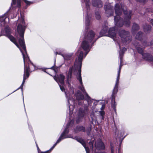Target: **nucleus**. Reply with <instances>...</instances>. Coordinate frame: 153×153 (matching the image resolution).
<instances>
[{
  "label": "nucleus",
  "mask_w": 153,
  "mask_h": 153,
  "mask_svg": "<svg viewBox=\"0 0 153 153\" xmlns=\"http://www.w3.org/2000/svg\"><path fill=\"white\" fill-rule=\"evenodd\" d=\"M82 6L83 8V14H85V31L87 32L84 35L83 40L81 45V47L83 50L85 51L84 56L83 53L82 51V49L80 48L78 50L76 54L79 56L81 52H82V60L83 58H85L88 53L90 51L92 46L97 39L98 37L94 32L92 30L88 32L89 26L90 24L89 18L90 17V0H81ZM74 67H79L78 57L76 58L75 62Z\"/></svg>",
  "instance_id": "1"
},
{
  "label": "nucleus",
  "mask_w": 153,
  "mask_h": 153,
  "mask_svg": "<svg viewBox=\"0 0 153 153\" xmlns=\"http://www.w3.org/2000/svg\"><path fill=\"white\" fill-rule=\"evenodd\" d=\"M18 23L17 31L19 37H17V39L18 40L19 45L16 42L15 39L13 36L9 35L7 36L10 40L22 52L24 65V72L25 71H27L28 73L29 74V72H32L35 70V66L30 60L27 54L24 42V34L27 25L23 18L18 20Z\"/></svg>",
  "instance_id": "2"
},
{
  "label": "nucleus",
  "mask_w": 153,
  "mask_h": 153,
  "mask_svg": "<svg viewBox=\"0 0 153 153\" xmlns=\"http://www.w3.org/2000/svg\"><path fill=\"white\" fill-rule=\"evenodd\" d=\"M115 12L116 16L114 17L115 25L120 27L124 25L126 27L130 26L132 12L128 10L123 4H116L115 6Z\"/></svg>",
  "instance_id": "3"
},
{
  "label": "nucleus",
  "mask_w": 153,
  "mask_h": 153,
  "mask_svg": "<svg viewBox=\"0 0 153 153\" xmlns=\"http://www.w3.org/2000/svg\"><path fill=\"white\" fill-rule=\"evenodd\" d=\"M82 52H81L78 57V65L79 67H72L70 68L69 71L66 73V82L68 84V86L71 89V92H72V94L74 93L73 87L71 86V76L72 74V72L75 68V70L74 73V74L75 75L76 72L77 73L76 75V78L78 80L80 83L81 86L79 87V88L82 91L83 93H85L86 96V100L88 102V105H89L91 103V100L90 97L88 95V94L85 91L83 86L82 85V82L81 76V68L82 66Z\"/></svg>",
  "instance_id": "4"
},
{
  "label": "nucleus",
  "mask_w": 153,
  "mask_h": 153,
  "mask_svg": "<svg viewBox=\"0 0 153 153\" xmlns=\"http://www.w3.org/2000/svg\"><path fill=\"white\" fill-rule=\"evenodd\" d=\"M117 44L119 46L120 49V51L119 52V57L120 59V65L119 69L118 72V74L117 76V78L115 83V85L114 88L113 89L112 95V100L111 101V105L113 108L114 109L115 108V106L116 105V103L115 101L114 95L116 94L118 91V87L119 84V82L120 76V71L121 67L123 65V57L124 54V52L126 51V49L123 48L122 50L120 48V42H119L118 40L117 41Z\"/></svg>",
  "instance_id": "5"
},
{
  "label": "nucleus",
  "mask_w": 153,
  "mask_h": 153,
  "mask_svg": "<svg viewBox=\"0 0 153 153\" xmlns=\"http://www.w3.org/2000/svg\"><path fill=\"white\" fill-rule=\"evenodd\" d=\"M74 123V120H71L68 123L66 127L63 132L62 133L58 139L61 141L62 140L66 138H72L76 140L77 141L83 145V146H85V141L82 139L79 138V137L76 136L74 137L72 135L70 134L68 135H67V134L69 132V130H68V128L70 126H72L73 125Z\"/></svg>",
  "instance_id": "6"
},
{
  "label": "nucleus",
  "mask_w": 153,
  "mask_h": 153,
  "mask_svg": "<svg viewBox=\"0 0 153 153\" xmlns=\"http://www.w3.org/2000/svg\"><path fill=\"white\" fill-rule=\"evenodd\" d=\"M133 45L137 49L138 53L142 55L143 59L150 62H153V57L152 55L148 53H143V49L139 46L138 42H136L133 43Z\"/></svg>",
  "instance_id": "7"
},
{
  "label": "nucleus",
  "mask_w": 153,
  "mask_h": 153,
  "mask_svg": "<svg viewBox=\"0 0 153 153\" xmlns=\"http://www.w3.org/2000/svg\"><path fill=\"white\" fill-rule=\"evenodd\" d=\"M119 35L121 38L122 42L124 44L129 42L131 40V37L130 36L128 31L124 30H120L119 32Z\"/></svg>",
  "instance_id": "8"
},
{
  "label": "nucleus",
  "mask_w": 153,
  "mask_h": 153,
  "mask_svg": "<svg viewBox=\"0 0 153 153\" xmlns=\"http://www.w3.org/2000/svg\"><path fill=\"white\" fill-rule=\"evenodd\" d=\"M65 78V76L62 74L57 75L54 77V79L58 84L60 89L62 91H65L64 87Z\"/></svg>",
  "instance_id": "9"
},
{
  "label": "nucleus",
  "mask_w": 153,
  "mask_h": 153,
  "mask_svg": "<svg viewBox=\"0 0 153 153\" xmlns=\"http://www.w3.org/2000/svg\"><path fill=\"white\" fill-rule=\"evenodd\" d=\"M63 50L62 49L59 50L58 49L56 50L55 52L56 55L59 54L62 55L64 58L65 60H71L73 59V53H68L65 54H62V52Z\"/></svg>",
  "instance_id": "10"
},
{
  "label": "nucleus",
  "mask_w": 153,
  "mask_h": 153,
  "mask_svg": "<svg viewBox=\"0 0 153 153\" xmlns=\"http://www.w3.org/2000/svg\"><path fill=\"white\" fill-rule=\"evenodd\" d=\"M104 8L108 17L113 15L114 13L113 7L109 3H106L104 5Z\"/></svg>",
  "instance_id": "11"
},
{
  "label": "nucleus",
  "mask_w": 153,
  "mask_h": 153,
  "mask_svg": "<svg viewBox=\"0 0 153 153\" xmlns=\"http://www.w3.org/2000/svg\"><path fill=\"white\" fill-rule=\"evenodd\" d=\"M66 97L67 98L68 103V106L69 107V110L70 111V115L71 116V114H72V111L74 109V107L73 105L71 104L72 103L74 104V102H75V100L71 98V97H68V94L65 91Z\"/></svg>",
  "instance_id": "12"
},
{
  "label": "nucleus",
  "mask_w": 153,
  "mask_h": 153,
  "mask_svg": "<svg viewBox=\"0 0 153 153\" xmlns=\"http://www.w3.org/2000/svg\"><path fill=\"white\" fill-rule=\"evenodd\" d=\"M85 111L82 108H80L79 110V114L78 116L76 119V122L77 123H79L82 121L83 117L85 115Z\"/></svg>",
  "instance_id": "13"
},
{
  "label": "nucleus",
  "mask_w": 153,
  "mask_h": 153,
  "mask_svg": "<svg viewBox=\"0 0 153 153\" xmlns=\"http://www.w3.org/2000/svg\"><path fill=\"white\" fill-rule=\"evenodd\" d=\"M116 34V31L115 27H112L110 28L108 30V36L113 38L114 40H116L115 37Z\"/></svg>",
  "instance_id": "14"
},
{
  "label": "nucleus",
  "mask_w": 153,
  "mask_h": 153,
  "mask_svg": "<svg viewBox=\"0 0 153 153\" xmlns=\"http://www.w3.org/2000/svg\"><path fill=\"white\" fill-rule=\"evenodd\" d=\"M76 99L78 100V104L79 105H82V103L80 101V100H83L84 97L83 95L79 91H77L76 94Z\"/></svg>",
  "instance_id": "15"
},
{
  "label": "nucleus",
  "mask_w": 153,
  "mask_h": 153,
  "mask_svg": "<svg viewBox=\"0 0 153 153\" xmlns=\"http://www.w3.org/2000/svg\"><path fill=\"white\" fill-rule=\"evenodd\" d=\"M95 146L98 150L103 149L105 148L104 144L101 140H99L95 143Z\"/></svg>",
  "instance_id": "16"
},
{
  "label": "nucleus",
  "mask_w": 153,
  "mask_h": 153,
  "mask_svg": "<svg viewBox=\"0 0 153 153\" xmlns=\"http://www.w3.org/2000/svg\"><path fill=\"white\" fill-rule=\"evenodd\" d=\"M21 1V0H12L11 6L12 9H13L15 7H20Z\"/></svg>",
  "instance_id": "17"
},
{
  "label": "nucleus",
  "mask_w": 153,
  "mask_h": 153,
  "mask_svg": "<svg viewBox=\"0 0 153 153\" xmlns=\"http://www.w3.org/2000/svg\"><path fill=\"white\" fill-rule=\"evenodd\" d=\"M92 4L94 7L100 8L102 6V3L100 0H92Z\"/></svg>",
  "instance_id": "18"
},
{
  "label": "nucleus",
  "mask_w": 153,
  "mask_h": 153,
  "mask_svg": "<svg viewBox=\"0 0 153 153\" xmlns=\"http://www.w3.org/2000/svg\"><path fill=\"white\" fill-rule=\"evenodd\" d=\"M9 10L6 13H4V15L1 16H0V21L1 22H7L6 19L7 18L8 21H9Z\"/></svg>",
  "instance_id": "19"
},
{
  "label": "nucleus",
  "mask_w": 153,
  "mask_h": 153,
  "mask_svg": "<svg viewBox=\"0 0 153 153\" xmlns=\"http://www.w3.org/2000/svg\"><path fill=\"white\" fill-rule=\"evenodd\" d=\"M29 76V74H28L27 73V71H25L24 72V74L23 75V79L22 82V83L20 86L17 88L16 90H17L20 88H21L22 89V88L23 87V85L24 84L25 82V81L26 79L28 78Z\"/></svg>",
  "instance_id": "20"
},
{
  "label": "nucleus",
  "mask_w": 153,
  "mask_h": 153,
  "mask_svg": "<svg viewBox=\"0 0 153 153\" xmlns=\"http://www.w3.org/2000/svg\"><path fill=\"white\" fill-rule=\"evenodd\" d=\"M108 28L107 26L106 25L103 27V28L100 32V35L101 36H108Z\"/></svg>",
  "instance_id": "21"
},
{
  "label": "nucleus",
  "mask_w": 153,
  "mask_h": 153,
  "mask_svg": "<svg viewBox=\"0 0 153 153\" xmlns=\"http://www.w3.org/2000/svg\"><path fill=\"white\" fill-rule=\"evenodd\" d=\"M74 132L76 133H78L79 131L85 132V129L84 127L82 126H77L76 128H75Z\"/></svg>",
  "instance_id": "22"
},
{
  "label": "nucleus",
  "mask_w": 153,
  "mask_h": 153,
  "mask_svg": "<svg viewBox=\"0 0 153 153\" xmlns=\"http://www.w3.org/2000/svg\"><path fill=\"white\" fill-rule=\"evenodd\" d=\"M151 27L150 25L147 24H145L143 27V30L144 32L147 33L151 30Z\"/></svg>",
  "instance_id": "23"
},
{
  "label": "nucleus",
  "mask_w": 153,
  "mask_h": 153,
  "mask_svg": "<svg viewBox=\"0 0 153 153\" xmlns=\"http://www.w3.org/2000/svg\"><path fill=\"white\" fill-rule=\"evenodd\" d=\"M139 29V27L138 25L135 23H134L132 28V31L134 33L138 30Z\"/></svg>",
  "instance_id": "24"
},
{
  "label": "nucleus",
  "mask_w": 153,
  "mask_h": 153,
  "mask_svg": "<svg viewBox=\"0 0 153 153\" xmlns=\"http://www.w3.org/2000/svg\"><path fill=\"white\" fill-rule=\"evenodd\" d=\"M143 33L141 32H139L137 34L136 36V39L141 40L142 39Z\"/></svg>",
  "instance_id": "25"
},
{
  "label": "nucleus",
  "mask_w": 153,
  "mask_h": 153,
  "mask_svg": "<svg viewBox=\"0 0 153 153\" xmlns=\"http://www.w3.org/2000/svg\"><path fill=\"white\" fill-rule=\"evenodd\" d=\"M105 107V105H102V106L101 108V111H100V113L101 116H102V120L104 119L103 116L105 114V112L103 111H102V110Z\"/></svg>",
  "instance_id": "26"
},
{
  "label": "nucleus",
  "mask_w": 153,
  "mask_h": 153,
  "mask_svg": "<svg viewBox=\"0 0 153 153\" xmlns=\"http://www.w3.org/2000/svg\"><path fill=\"white\" fill-rule=\"evenodd\" d=\"M123 134L122 132V133H120V134H119L118 136V137L117 138H116V140L117 141L118 140H119V141H120V144H121L122 142V141L123 140V139L125 137H124L122 139L120 138L121 137H120H120H121V136H123Z\"/></svg>",
  "instance_id": "27"
},
{
  "label": "nucleus",
  "mask_w": 153,
  "mask_h": 153,
  "mask_svg": "<svg viewBox=\"0 0 153 153\" xmlns=\"http://www.w3.org/2000/svg\"><path fill=\"white\" fill-rule=\"evenodd\" d=\"M60 142V141L58 139L57 140L56 142L53 145V146L49 150V153H50L51 151L56 146L57 144L59 143Z\"/></svg>",
  "instance_id": "28"
},
{
  "label": "nucleus",
  "mask_w": 153,
  "mask_h": 153,
  "mask_svg": "<svg viewBox=\"0 0 153 153\" xmlns=\"http://www.w3.org/2000/svg\"><path fill=\"white\" fill-rule=\"evenodd\" d=\"M95 15L96 19L97 20H99L101 18L99 13L98 12H96L95 13Z\"/></svg>",
  "instance_id": "29"
},
{
  "label": "nucleus",
  "mask_w": 153,
  "mask_h": 153,
  "mask_svg": "<svg viewBox=\"0 0 153 153\" xmlns=\"http://www.w3.org/2000/svg\"><path fill=\"white\" fill-rule=\"evenodd\" d=\"M36 147L37 148L38 152V153H49V150H48V151H47L45 152H41V151L40 150L38 145L36 144Z\"/></svg>",
  "instance_id": "30"
},
{
  "label": "nucleus",
  "mask_w": 153,
  "mask_h": 153,
  "mask_svg": "<svg viewBox=\"0 0 153 153\" xmlns=\"http://www.w3.org/2000/svg\"><path fill=\"white\" fill-rule=\"evenodd\" d=\"M136 0L137 1L143 4H145L147 1V0Z\"/></svg>",
  "instance_id": "31"
},
{
  "label": "nucleus",
  "mask_w": 153,
  "mask_h": 153,
  "mask_svg": "<svg viewBox=\"0 0 153 153\" xmlns=\"http://www.w3.org/2000/svg\"><path fill=\"white\" fill-rule=\"evenodd\" d=\"M5 30L7 34H9L10 32V27H5Z\"/></svg>",
  "instance_id": "32"
},
{
  "label": "nucleus",
  "mask_w": 153,
  "mask_h": 153,
  "mask_svg": "<svg viewBox=\"0 0 153 153\" xmlns=\"http://www.w3.org/2000/svg\"><path fill=\"white\" fill-rule=\"evenodd\" d=\"M85 146H83L85 148V149L86 153H89V149L86 146V143H85Z\"/></svg>",
  "instance_id": "33"
},
{
  "label": "nucleus",
  "mask_w": 153,
  "mask_h": 153,
  "mask_svg": "<svg viewBox=\"0 0 153 153\" xmlns=\"http://www.w3.org/2000/svg\"><path fill=\"white\" fill-rule=\"evenodd\" d=\"M25 3L27 5H30L32 3L31 2L29 1H28L26 0H24Z\"/></svg>",
  "instance_id": "34"
},
{
  "label": "nucleus",
  "mask_w": 153,
  "mask_h": 153,
  "mask_svg": "<svg viewBox=\"0 0 153 153\" xmlns=\"http://www.w3.org/2000/svg\"><path fill=\"white\" fill-rule=\"evenodd\" d=\"M91 128L90 127H89L88 128H87L88 132H87V134L88 135H89V133H90V131H91Z\"/></svg>",
  "instance_id": "35"
},
{
  "label": "nucleus",
  "mask_w": 153,
  "mask_h": 153,
  "mask_svg": "<svg viewBox=\"0 0 153 153\" xmlns=\"http://www.w3.org/2000/svg\"><path fill=\"white\" fill-rule=\"evenodd\" d=\"M94 113H92L91 114V117L92 119V120H93L94 117Z\"/></svg>",
  "instance_id": "36"
},
{
  "label": "nucleus",
  "mask_w": 153,
  "mask_h": 153,
  "mask_svg": "<svg viewBox=\"0 0 153 153\" xmlns=\"http://www.w3.org/2000/svg\"><path fill=\"white\" fill-rule=\"evenodd\" d=\"M111 153H114V149L113 148V147L111 144Z\"/></svg>",
  "instance_id": "37"
},
{
  "label": "nucleus",
  "mask_w": 153,
  "mask_h": 153,
  "mask_svg": "<svg viewBox=\"0 0 153 153\" xmlns=\"http://www.w3.org/2000/svg\"><path fill=\"white\" fill-rule=\"evenodd\" d=\"M146 41H145L144 42V43H143V45L144 46H147V45H146Z\"/></svg>",
  "instance_id": "38"
},
{
  "label": "nucleus",
  "mask_w": 153,
  "mask_h": 153,
  "mask_svg": "<svg viewBox=\"0 0 153 153\" xmlns=\"http://www.w3.org/2000/svg\"><path fill=\"white\" fill-rule=\"evenodd\" d=\"M150 22H151L152 25L153 26V19H151V20L150 21Z\"/></svg>",
  "instance_id": "39"
},
{
  "label": "nucleus",
  "mask_w": 153,
  "mask_h": 153,
  "mask_svg": "<svg viewBox=\"0 0 153 153\" xmlns=\"http://www.w3.org/2000/svg\"><path fill=\"white\" fill-rule=\"evenodd\" d=\"M89 144L90 145H92V146H93V142H89Z\"/></svg>",
  "instance_id": "40"
},
{
  "label": "nucleus",
  "mask_w": 153,
  "mask_h": 153,
  "mask_svg": "<svg viewBox=\"0 0 153 153\" xmlns=\"http://www.w3.org/2000/svg\"><path fill=\"white\" fill-rule=\"evenodd\" d=\"M95 153H106L105 152H96Z\"/></svg>",
  "instance_id": "41"
},
{
  "label": "nucleus",
  "mask_w": 153,
  "mask_h": 153,
  "mask_svg": "<svg viewBox=\"0 0 153 153\" xmlns=\"http://www.w3.org/2000/svg\"><path fill=\"white\" fill-rule=\"evenodd\" d=\"M51 69H53V70H54V67H52L51 68Z\"/></svg>",
  "instance_id": "42"
},
{
  "label": "nucleus",
  "mask_w": 153,
  "mask_h": 153,
  "mask_svg": "<svg viewBox=\"0 0 153 153\" xmlns=\"http://www.w3.org/2000/svg\"><path fill=\"white\" fill-rule=\"evenodd\" d=\"M151 44H152V45H153V40H152V42H151Z\"/></svg>",
  "instance_id": "43"
},
{
  "label": "nucleus",
  "mask_w": 153,
  "mask_h": 153,
  "mask_svg": "<svg viewBox=\"0 0 153 153\" xmlns=\"http://www.w3.org/2000/svg\"><path fill=\"white\" fill-rule=\"evenodd\" d=\"M85 110L86 111H87L88 110V108H85Z\"/></svg>",
  "instance_id": "44"
},
{
  "label": "nucleus",
  "mask_w": 153,
  "mask_h": 153,
  "mask_svg": "<svg viewBox=\"0 0 153 153\" xmlns=\"http://www.w3.org/2000/svg\"><path fill=\"white\" fill-rule=\"evenodd\" d=\"M16 90L15 91H14L13 92H12V93H13V92H15V91H16Z\"/></svg>",
  "instance_id": "45"
},
{
  "label": "nucleus",
  "mask_w": 153,
  "mask_h": 153,
  "mask_svg": "<svg viewBox=\"0 0 153 153\" xmlns=\"http://www.w3.org/2000/svg\"><path fill=\"white\" fill-rule=\"evenodd\" d=\"M152 1H153V0H152Z\"/></svg>",
  "instance_id": "46"
},
{
  "label": "nucleus",
  "mask_w": 153,
  "mask_h": 153,
  "mask_svg": "<svg viewBox=\"0 0 153 153\" xmlns=\"http://www.w3.org/2000/svg\"><path fill=\"white\" fill-rule=\"evenodd\" d=\"M1 35H0V36H1Z\"/></svg>",
  "instance_id": "47"
}]
</instances>
